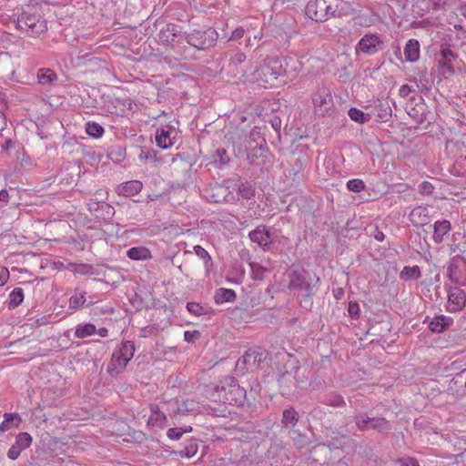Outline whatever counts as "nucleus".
I'll use <instances>...</instances> for the list:
<instances>
[{
	"mask_svg": "<svg viewBox=\"0 0 466 466\" xmlns=\"http://www.w3.org/2000/svg\"><path fill=\"white\" fill-rule=\"evenodd\" d=\"M351 12L350 5L343 0H310L305 8L307 16L316 22L349 15Z\"/></svg>",
	"mask_w": 466,
	"mask_h": 466,
	"instance_id": "f257e3e1",
	"label": "nucleus"
},
{
	"mask_svg": "<svg viewBox=\"0 0 466 466\" xmlns=\"http://www.w3.org/2000/svg\"><path fill=\"white\" fill-rule=\"evenodd\" d=\"M246 390L241 388L234 378H227L220 387H218L213 400L224 404L242 405Z\"/></svg>",
	"mask_w": 466,
	"mask_h": 466,
	"instance_id": "f03ea898",
	"label": "nucleus"
},
{
	"mask_svg": "<svg viewBox=\"0 0 466 466\" xmlns=\"http://www.w3.org/2000/svg\"><path fill=\"white\" fill-rule=\"evenodd\" d=\"M16 28L29 36H39L47 30L46 21L39 15L23 12L16 20Z\"/></svg>",
	"mask_w": 466,
	"mask_h": 466,
	"instance_id": "7ed1b4c3",
	"label": "nucleus"
},
{
	"mask_svg": "<svg viewBox=\"0 0 466 466\" xmlns=\"http://www.w3.org/2000/svg\"><path fill=\"white\" fill-rule=\"evenodd\" d=\"M312 102L316 115L323 116L330 114L333 109V99L331 92L325 86L319 87L313 94Z\"/></svg>",
	"mask_w": 466,
	"mask_h": 466,
	"instance_id": "20e7f679",
	"label": "nucleus"
},
{
	"mask_svg": "<svg viewBox=\"0 0 466 466\" xmlns=\"http://www.w3.org/2000/svg\"><path fill=\"white\" fill-rule=\"evenodd\" d=\"M187 43L197 49L205 50L213 46L218 40V33L212 28L196 31L185 37Z\"/></svg>",
	"mask_w": 466,
	"mask_h": 466,
	"instance_id": "39448f33",
	"label": "nucleus"
},
{
	"mask_svg": "<svg viewBox=\"0 0 466 466\" xmlns=\"http://www.w3.org/2000/svg\"><path fill=\"white\" fill-rule=\"evenodd\" d=\"M384 48L383 41L377 35H365L355 47L357 55L372 56Z\"/></svg>",
	"mask_w": 466,
	"mask_h": 466,
	"instance_id": "423d86ee",
	"label": "nucleus"
},
{
	"mask_svg": "<svg viewBox=\"0 0 466 466\" xmlns=\"http://www.w3.org/2000/svg\"><path fill=\"white\" fill-rule=\"evenodd\" d=\"M289 287L298 291L299 295L309 298L312 287L304 270H294L289 277Z\"/></svg>",
	"mask_w": 466,
	"mask_h": 466,
	"instance_id": "0eeeda50",
	"label": "nucleus"
},
{
	"mask_svg": "<svg viewBox=\"0 0 466 466\" xmlns=\"http://www.w3.org/2000/svg\"><path fill=\"white\" fill-rule=\"evenodd\" d=\"M178 132L173 126L167 125L157 129L156 143L162 149L172 147L177 138Z\"/></svg>",
	"mask_w": 466,
	"mask_h": 466,
	"instance_id": "6e6552de",
	"label": "nucleus"
},
{
	"mask_svg": "<svg viewBox=\"0 0 466 466\" xmlns=\"http://www.w3.org/2000/svg\"><path fill=\"white\" fill-rule=\"evenodd\" d=\"M278 66L282 69V72H273L272 75L275 76V78L281 74L293 77L297 72L301 70L302 64L300 60H268V66L266 69L275 70Z\"/></svg>",
	"mask_w": 466,
	"mask_h": 466,
	"instance_id": "1a4fd4ad",
	"label": "nucleus"
},
{
	"mask_svg": "<svg viewBox=\"0 0 466 466\" xmlns=\"http://www.w3.org/2000/svg\"><path fill=\"white\" fill-rule=\"evenodd\" d=\"M263 359V352L260 350H249L237 362V367L246 370H253L259 368Z\"/></svg>",
	"mask_w": 466,
	"mask_h": 466,
	"instance_id": "9d476101",
	"label": "nucleus"
},
{
	"mask_svg": "<svg viewBox=\"0 0 466 466\" xmlns=\"http://www.w3.org/2000/svg\"><path fill=\"white\" fill-rule=\"evenodd\" d=\"M159 41L165 45H171L176 39L184 38V34L179 25L175 24H167L160 29L158 34Z\"/></svg>",
	"mask_w": 466,
	"mask_h": 466,
	"instance_id": "9b49d317",
	"label": "nucleus"
},
{
	"mask_svg": "<svg viewBox=\"0 0 466 466\" xmlns=\"http://www.w3.org/2000/svg\"><path fill=\"white\" fill-rule=\"evenodd\" d=\"M466 304V293L464 290L454 288L448 294V309L455 312L461 310Z\"/></svg>",
	"mask_w": 466,
	"mask_h": 466,
	"instance_id": "f8f14e48",
	"label": "nucleus"
},
{
	"mask_svg": "<svg viewBox=\"0 0 466 466\" xmlns=\"http://www.w3.org/2000/svg\"><path fill=\"white\" fill-rule=\"evenodd\" d=\"M249 238L252 242L258 243L262 248L268 247L272 241L271 234L265 226L258 227L251 231Z\"/></svg>",
	"mask_w": 466,
	"mask_h": 466,
	"instance_id": "ddd939ff",
	"label": "nucleus"
},
{
	"mask_svg": "<svg viewBox=\"0 0 466 466\" xmlns=\"http://www.w3.org/2000/svg\"><path fill=\"white\" fill-rule=\"evenodd\" d=\"M449 390L458 396L466 395V369L455 374L449 383Z\"/></svg>",
	"mask_w": 466,
	"mask_h": 466,
	"instance_id": "4468645a",
	"label": "nucleus"
},
{
	"mask_svg": "<svg viewBox=\"0 0 466 466\" xmlns=\"http://www.w3.org/2000/svg\"><path fill=\"white\" fill-rule=\"evenodd\" d=\"M409 218L410 221L415 226H422L427 224L430 221L428 208L421 206L414 208L410 211Z\"/></svg>",
	"mask_w": 466,
	"mask_h": 466,
	"instance_id": "2eb2a0df",
	"label": "nucleus"
},
{
	"mask_svg": "<svg viewBox=\"0 0 466 466\" xmlns=\"http://www.w3.org/2000/svg\"><path fill=\"white\" fill-rule=\"evenodd\" d=\"M143 185L138 180H131L126 183L119 185L116 187V192L118 195L125 197L134 196L141 191Z\"/></svg>",
	"mask_w": 466,
	"mask_h": 466,
	"instance_id": "dca6fc26",
	"label": "nucleus"
},
{
	"mask_svg": "<svg viewBox=\"0 0 466 466\" xmlns=\"http://www.w3.org/2000/svg\"><path fill=\"white\" fill-rule=\"evenodd\" d=\"M200 411V405L198 401L192 399H187L180 403H177L176 413L180 415H192Z\"/></svg>",
	"mask_w": 466,
	"mask_h": 466,
	"instance_id": "f3484780",
	"label": "nucleus"
},
{
	"mask_svg": "<svg viewBox=\"0 0 466 466\" xmlns=\"http://www.w3.org/2000/svg\"><path fill=\"white\" fill-rule=\"evenodd\" d=\"M433 228V240L440 244L443 241L444 236L450 232L451 223L446 219L436 221Z\"/></svg>",
	"mask_w": 466,
	"mask_h": 466,
	"instance_id": "a211bd4d",
	"label": "nucleus"
},
{
	"mask_svg": "<svg viewBox=\"0 0 466 466\" xmlns=\"http://www.w3.org/2000/svg\"><path fill=\"white\" fill-rule=\"evenodd\" d=\"M127 257L133 260H147L152 258L151 252L145 247H134L127 250Z\"/></svg>",
	"mask_w": 466,
	"mask_h": 466,
	"instance_id": "6ab92c4d",
	"label": "nucleus"
},
{
	"mask_svg": "<svg viewBox=\"0 0 466 466\" xmlns=\"http://www.w3.org/2000/svg\"><path fill=\"white\" fill-rule=\"evenodd\" d=\"M5 420L0 424V431L5 432L12 427H18L21 418L18 413H5Z\"/></svg>",
	"mask_w": 466,
	"mask_h": 466,
	"instance_id": "aec40b11",
	"label": "nucleus"
},
{
	"mask_svg": "<svg viewBox=\"0 0 466 466\" xmlns=\"http://www.w3.org/2000/svg\"><path fill=\"white\" fill-rule=\"evenodd\" d=\"M151 414L148 418L147 423L152 426H160L166 420L165 414L160 411L157 405L150 406Z\"/></svg>",
	"mask_w": 466,
	"mask_h": 466,
	"instance_id": "412c9836",
	"label": "nucleus"
},
{
	"mask_svg": "<svg viewBox=\"0 0 466 466\" xmlns=\"http://www.w3.org/2000/svg\"><path fill=\"white\" fill-rule=\"evenodd\" d=\"M405 58H419L420 43L416 39H410L404 46Z\"/></svg>",
	"mask_w": 466,
	"mask_h": 466,
	"instance_id": "4be33fe9",
	"label": "nucleus"
},
{
	"mask_svg": "<svg viewBox=\"0 0 466 466\" xmlns=\"http://www.w3.org/2000/svg\"><path fill=\"white\" fill-rule=\"evenodd\" d=\"M235 299V291L229 289H218L215 295V300L217 303L232 302Z\"/></svg>",
	"mask_w": 466,
	"mask_h": 466,
	"instance_id": "5701e85b",
	"label": "nucleus"
},
{
	"mask_svg": "<svg viewBox=\"0 0 466 466\" xmlns=\"http://www.w3.org/2000/svg\"><path fill=\"white\" fill-rule=\"evenodd\" d=\"M124 357L121 356L119 351H116L112 355L111 362L108 367L109 371H116L119 373L121 370L125 369L128 361H123Z\"/></svg>",
	"mask_w": 466,
	"mask_h": 466,
	"instance_id": "b1692460",
	"label": "nucleus"
},
{
	"mask_svg": "<svg viewBox=\"0 0 466 466\" xmlns=\"http://www.w3.org/2000/svg\"><path fill=\"white\" fill-rule=\"evenodd\" d=\"M348 115L352 121L357 122L359 124H364L366 122H369L370 119V115L369 113H364L363 111L356 107L350 108L348 111Z\"/></svg>",
	"mask_w": 466,
	"mask_h": 466,
	"instance_id": "393cba45",
	"label": "nucleus"
},
{
	"mask_svg": "<svg viewBox=\"0 0 466 466\" xmlns=\"http://www.w3.org/2000/svg\"><path fill=\"white\" fill-rule=\"evenodd\" d=\"M450 319L444 316L435 317L429 324V328L433 332H442L449 326Z\"/></svg>",
	"mask_w": 466,
	"mask_h": 466,
	"instance_id": "a878e982",
	"label": "nucleus"
},
{
	"mask_svg": "<svg viewBox=\"0 0 466 466\" xmlns=\"http://www.w3.org/2000/svg\"><path fill=\"white\" fill-rule=\"evenodd\" d=\"M24 300V291L21 288H15L9 295V309L17 308Z\"/></svg>",
	"mask_w": 466,
	"mask_h": 466,
	"instance_id": "bb28decb",
	"label": "nucleus"
},
{
	"mask_svg": "<svg viewBox=\"0 0 466 466\" xmlns=\"http://www.w3.org/2000/svg\"><path fill=\"white\" fill-rule=\"evenodd\" d=\"M420 277V270L418 266L404 267L400 273V278L402 280L417 279Z\"/></svg>",
	"mask_w": 466,
	"mask_h": 466,
	"instance_id": "cd10ccee",
	"label": "nucleus"
},
{
	"mask_svg": "<svg viewBox=\"0 0 466 466\" xmlns=\"http://www.w3.org/2000/svg\"><path fill=\"white\" fill-rule=\"evenodd\" d=\"M96 332V326L92 323H86L82 326H78L76 329L75 336L78 339H84L91 336Z\"/></svg>",
	"mask_w": 466,
	"mask_h": 466,
	"instance_id": "c85d7f7f",
	"label": "nucleus"
},
{
	"mask_svg": "<svg viewBox=\"0 0 466 466\" xmlns=\"http://www.w3.org/2000/svg\"><path fill=\"white\" fill-rule=\"evenodd\" d=\"M86 131L90 137L96 138L101 137L104 134L103 127L96 122H87L86 124Z\"/></svg>",
	"mask_w": 466,
	"mask_h": 466,
	"instance_id": "c756f323",
	"label": "nucleus"
},
{
	"mask_svg": "<svg viewBox=\"0 0 466 466\" xmlns=\"http://www.w3.org/2000/svg\"><path fill=\"white\" fill-rule=\"evenodd\" d=\"M118 351L124 357L123 361H129L133 358L135 346L131 341H125Z\"/></svg>",
	"mask_w": 466,
	"mask_h": 466,
	"instance_id": "7c9ffc66",
	"label": "nucleus"
},
{
	"mask_svg": "<svg viewBox=\"0 0 466 466\" xmlns=\"http://www.w3.org/2000/svg\"><path fill=\"white\" fill-rule=\"evenodd\" d=\"M33 438L27 432H20L15 438V445L22 451L27 449L32 444Z\"/></svg>",
	"mask_w": 466,
	"mask_h": 466,
	"instance_id": "2f4dec72",
	"label": "nucleus"
},
{
	"mask_svg": "<svg viewBox=\"0 0 466 466\" xmlns=\"http://www.w3.org/2000/svg\"><path fill=\"white\" fill-rule=\"evenodd\" d=\"M238 193L240 198L244 199H250L254 196L255 188L248 182L241 183L238 186Z\"/></svg>",
	"mask_w": 466,
	"mask_h": 466,
	"instance_id": "473e14b6",
	"label": "nucleus"
},
{
	"mask_svg": "<svg viewBox=\"0 0 466 466\" xmlns=\"http://www.w3.org/2000/svg\"><path fill=\"white\" fill-rule=\"evenodd\" d=\"M298 420V413L293 409H288L283 411L282 423L285 426H293L297 423Z\"/></svg>",
	"mask_w": 466,
	"mask_h": 466,
	"instance_id": "72a5a7b5",
	"label": "nucleus"
},
{
	"mask_svg": "<svg viewBox=\"0 0 466 466\" xmlns=\"http://www.w3.org/2000/svg\"><path fill=\"white\" fill-rule=\"evenodd\" d=\"M37 77L41 84L46 85L52 83L56 79V74L50 69L42 68L38 71Z\"/></svg>",
	"mask_w": 466,
	"mask_h": 466,
	"instance_id": "f704fd0d",
	"label": "nucleus"
},
{
	"mask_svg": "<svg viewBox=\"0 0 466 466\" xmlns=\"http://www.w3.org/2000/svg\"><path fill=\"white\" fill-rule=\"evenodd\" d=\"M370 429L384 431L390 429V423L383 418H370Z\"/></svg>",
	"mask_w": 466,
	"mask_h": 466,
	"instance_id": "c9c22d12",
	"label": "nucleus"
},
{
	"mask_svg": "<svg viewBox=\"0 0 466 466\" xmlns=\"http://www.w3.org/2000/svg\"><path fill=\"white\" fill-rule=\"evenodd\" d=\"M86 302V293H76L69 299V307L74 309H78Z\"/></svg>",
	"mask_w": 466,
	"mask_h": 466,
	"instance_id": "e433bc0d",
	"label": "nucleus"
},
{
	"mask_svg": "<svg viewBox=\"0 0 466 466\" xmlns=\"http://www.w3.org/2000/svg\"><path fill=\"white\" fill-rule=\"evenodd\" d=\"M451 61V60H439L438 62V70L444 77L454 73Z\"/></svg>",
	"mask_w": 466,
	"mask_h": 466,
	"instance_id": "4c0bfd02",
	"label": "nucleus"
},
{
	"mask_svg": "<svg viewBox=\"0 0 466 466\" xmlns=\"http://www.w3.org/2000/svg\"><path fill=\"white\" fill-rule=\"evenodd\" d=\"M198 451V443L191 440L187 442V444L185 446L184 450L180 451L181 456H184L186 458H191Z\"/></svg>",
	"mask_w": 466,
	"mask_h": 466,
	"instance_id": "58836bf2",
	"label": "nucleus"
},
{
	"mask_svg": "<svg viewBox=\"0 0 466 466\" xmlns=\"http://www.w3.org/2000/svg\"><path fill=\"white\" fill-rule=\"evenodd\" d=\"M347 187L352 192H360L365 188V185L361 179L355 178L348 181Z\"/></svg>",
	"mask_w": 466,
	"mask_h": 466,
	"instance_id": "ea45409f",
	"label": "nucleus"
},
{
	"mask_svg": "<svg viewBox=\"0 0 466 466\" xmlns=\"http://www.w3.org/2000/svg\"><path fill=\"white\" fill-rule=\"evenodd\" d=\"M252 274L254 276L255 279H263L264 278V272H266L268 269L257 263H251L250 264Z\"/></svg>",
	"mask_w": 466,
	"mask_h": 466,
	"instance_id": "a19ab883",
	"label": "nucleus"
},
{
	"mask_svg": "<svg viewBox=\"0 0 466 466\" xmlns=\"http://www.w3.org/2000/svg\"><path fill=\"white\" fill-rule=\"evenodd\" d=\"M443 58H458L459 54L454 50L452 46H442L441 50Z\"/></svg>",
	"mask_w": 466,
	"mask_h": 466,
	"instance_id": "79ce46f5",
	"label": "nucleus"
},
{
	"mask_svg": "<svg viewBox=\"0 0 466 466\" xmlns=\"http://www.w3.org/2000/svg\"><path fill=\"white\" fill-rule=\"evenodd\" d=\"M187 310L195 316H201L204 314V309L198 303L188 302L187 305Z\"/></svg>",
	"mask_w": 466,
	"mask_h": 466,
	"instance_id": "37998d69",
	"label": "nucleus"
},
{
	"mask_svg": "<svg viewBox=\"0 0 466 466\" xmlns=\"http://www.w3.org/2000/svg\"><path fill=\"white\" fill-rule=\"evenodd\" d=\"M357 427L360 431H366L370 429V418L367 417L366 419L358 417L356 420Z\"/></svg>",
	"mask_w": 466,
	"mask_h": 466,
	"instance_id": "c03bdc74",
	"label": "nucleus"
},
{
	"mask_svg": "<svg viewBox=\"0 0 466 466\" xmlns=\"http://www.w3.org/2000/svg\"><path fill=\"white\" fill-rule=\"evenodd\" d=\"M194 251H195L196 255L203 260H210L211 259L208 251L199 245H197L194 247Z\"/></svg>",
	"mask_w": 466,
	"mask_h": 466,
	"instance_id": "a18cd8bd",
	"label": "nucleus"
},
{
	"mask_svg": "<svg viewBox=\"0 0 466 466\" xmlns=\"http://www.w3.org/2000/svg\"><path fill=\"white\" fill-rule=\"evenodd\" d=\"M184 431L182 428H171L167 431L168 438L172 440H179L183 435Z\"/></svg>",
	"mask_w": 466,
	"mask_h": 466,
	"instance_id": "49530a36",
	"label": "nucleus"
},
{
	"mask_svg": "<svg viewBox=\"0 0 466 466\" xmlns=\"http://www.w3.org/2000/svg\"><path fill=\"white\" fill-rule=\"evenodd\" d=\"M349 314L351 318L357 319L360 314V306L357 302H350L348 308Z\"/></svg>",
	"mask_w": 466,
	"mask_h": 466,
	"instance_id": "de8ad7c7",
	"label": "nucleus"
},
{
	"mask_svg": "<svg viewBox=\"0 0 466 466\" xmlns=\"http://www.w3.org/2000/svg\"><path fill=\"white\" fill-rule=\"evenodd\" d=\"M22 450L16 446L15 444L12 445L11 448L8 450L7 457L11 460H15L19 457L21 454Z\"/></svg>",
	"mask_w": 466,
	"mask_h": 466,
	"instance_id": "09e8293b",
	"label": "nucleus"
},
{
	"mask_svg": "<svg viewBox=\"0 0 466 466\" xmlns=\"http://www.w3.org/2000/svg\"><path fill=\"white\" fill-rule=\"evenodd\" d=\"M398 464L400 466H420L418 461L410 457L401 458L398 460Z\"/></svg>",
	"mask_w": 466,
	"mask_h": 466,
	"instance_id": "8fccbe9b",
	"label": "nucleus"
},
{
	"mask_svg": "<svg viewBox=\"0 0 466 466\" xmlns=\"http://www.w3.org/2000/svg\"><path fill=\"white\" fill-rule=\"evenodd\" d=\"M434 11L444 8L447 4V0H428Z\"/></svg>",
	"mask_w": 466,
	"mask_h": 466,
	"instance_id": "3c124183",
	"label": "nucleus"
},
{
	"mask_svg": "<svg viewBox=\"0 0 466 466\" xmlns=\"http://www.w3.org/2000/svg\"><path fill=\"white\" fill-rule=\"evenodd\" d=\"M198 338H199V332L198 330L184 332V339L187 342H193L196 339H198Z\"/></svg>",
	"mask_w": 466,
	"mask_h": 466,
	"instance_id": "603ef678",
	"label": "nucleus"
},
{
	"mask_svg": "<svg viewBox=\"0 0 466 466\" xmlns=\"http://www.w3.org/2000/svg\"><path fill=\"white\" fill-rule=\"evenodd\" d=\"M245 30L243 27H237L231 34L229 40H238L244 36Z\"/></svg>",
	"mask_w": 466,
	"mask_h": 466,
	"instance_id": "864d4df0",
	"label": "nucleus"
},
{
	"mask_svg": "<svg viewBox=\"0 0 466 466\" xmlns=\"http://www.w3.org/2000/svg\"><path fill=\"white\" fill-rule=\"evenodd\" d=\"M433 186L428 181H424L420 185V191L422 194H431Z\"/></svg>",
	"mask_w": 466,
	"mask_h": 466,
	"instance_id": "5fc2aeb1",
	"label": "nucleus"
},
{
	"mask_svg": "<svg viewBox=\"0 0 466 466\" xmlns=\"http://www.w3.org/2000/svg\"><path fill=\"white\" fill-rule=\"evenodd\" d=\"M9 279V271L6 268L0 267V286L5 285Z\"/></svg>",
	"mask_w": 466,
	"mask_h": 466,
	"instance_id": "6e6d98bb",
	"label": "nucleus"
},
{
	"mask_svg": "<svg viewBox=\"0 0 466 466\" xmlns=\"http://www.w3.org/2000/svg\"><path fill=\"white\" fill-rule=\"evenodd\" d=\"M400 95L402 96V97H407L410 92H411V88L410 86L408 85H402L400 87Z\"/></svg>",
	"mask_w": 466,
	"mask_h": 466,
	"instance_id": "4d7b16f0",
	"label": "nucleus"
},
{
	"mask_svg": "<svg viewBox=\"0 0 466 466\" xmlns=\"http://www.w3.org/2000/svg\"><path fill=\"white\" fill-rule=\"evenodd\" d=\"M332 406H341L344 404V400L340 396L335 397L334 400L332 402H329Z\"/></svg>",
	"mask_w": 466,
	"mask_h": 466,
	"instance_id": "13d9d810",
	"label": "nucleus"
},
{
	"mask_svg": "<svg viewBox=\"0 0 466 466\" xmlns=\"http://www.w3.org/2000/svg\"><path fill=\"white\" fill-rule=\"evenodd\" d=\"M8 197H9V194H8L7 190L2 189L0 191V201L6 202L8 200Z\"/></svg>",
	"mask_w": 466,
	"mask_h": 466,
	"instance_id": "bf43d9fd",
	"label": "nucleus"
},
{
	"mask_svg": "<svg viewBox=\"0 0 466 466\" xmlns=\"http://www.w3.org/2000/svg\"><path fill=\"white\" fill-rule=\"evenodd\" d=\"M97 334L101 337H106L108 334V330L106 328H100L96 330Z\"/></svg>",
	"mask_w": 466,
	"mask_h": 466,
	"instance_id": "052dcab7",
	"label": "nucleus"
},
{
	"mask_svg": "<svg viewBox=\"0 0 466 466\" xmlns=\"http://www.w3.org/2000/svg\"><path fill=\"white\" fill-rule=\"evenodd\" d=\"M374 238L379 240V241H382L384 239V234L381 232V231H378L375 235H374Z\"/></svg>",
	"mask_w": 466,
	"mask_h": 466,
	"instance_id": "680f3d73",
	"label": "nucleus"
},
{
	"mask_svg": "<svg viewBox=\"0 0 466 466\" xmlns=\"http://www.w3.org/2000/svg\"><path fill=\"white\" fill-rule=\"evenodd\" d=\"M393 54L396 56H399L400 55V47L399 45H397L396 46H394V52Z\"/></svg>",
	"mask_w": 466,
	"mask_h": 466,
	"instance_id": "e2e57ef3",
	"label": "nucleus"
},
{
	"mask_svg": "<svg viewBox=\"0 0 466 466\" xmlns=\"http://www.w3.org/2000/svg\"><path fill=\"white\" fill-rule=\"evenodd\" d=\"M192 431V428L191 427H187L186 429H183V431L184 432H187V431Z\"/></svg>",
	"mask_w": 466,
	"mask_h": 466,
	"instance_id": "0e129e2a",
	"label": "nucleus"
},
{
	"mask_svg": "<svg viewBox=\"0 0 466 466\" xmlns=\"http://www.w3.org/2000/svg\"><path fill=\"white\" fill-rule=\"evenodd\" d=\"M218 153H220V155H223L226 153V151L224 149H222L221 152H220V150H218Z\"/></svg>",
	"mask_w": 466,
	"mask_h": 466,
	"instance_id": "69168bd1",
	"label": "nucleus"
},
{
	"mask_svg": "<svg viewBox=\"0 0 466 466\" xmlns=\"http://www.w3.org/2000/svg\"><path fill=\"white\" fill-rule=\"evenodd\" d=\"M218 153H220V155H223L226 153V151L224 149H222L221 152H220V150H218Z\"/></svg>",
	"mask_w": 466,
	"mask_h": 466,
	"instance_id": "338daca9",
	"label": "nucleus"
},
{
	"mask_svg": "<svg viewBox=\"0 0 466 466\" xmlns=\"http://www.w3.org/2000/svg\"><path fill=\"white\" fill-rule=\"evenodd\" d=\"M218 153H220V155H223L226 153V151L224 149H222L221 152H220V150H218Z\"/></svg>",
	"mask_w": 466,
	"mask_h": 466,
	"instance_id": "774afa93",
	"label": "nucleus"
}]
</instances>
